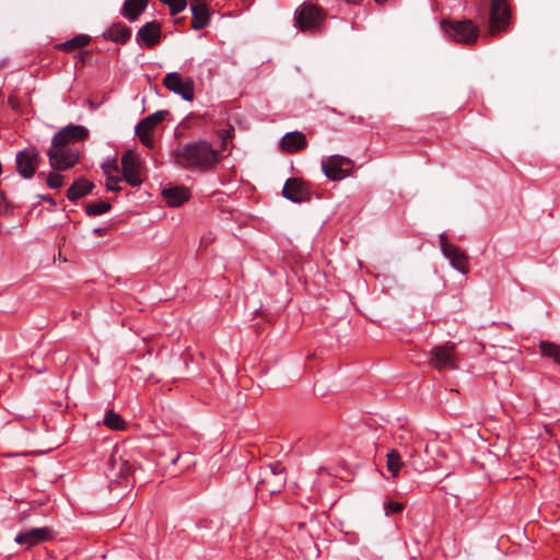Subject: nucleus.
<instances>
[{
  "mask_svg": "<svg viewBox=\"0 0 560 560\" xmlns=\"http://www.w3.org/2000/svg\"><path fill=\"white\" fill-rule=\"evenodd\" d=\"M122 177L130 186L138 187L142 184L141 176V162L139 156L132 152L127 151L121 156Z\"/></svg>",
  "mask_w": 560,
  "mask_h": 560,
  "instance_id": "4468645a",
  "label": "nucleus"
},
{
  "mask_svg": "<svg viewBox=\"0 0 560 560\" xmlns=\"http://www.w3.org/2000/svg\"><path fill=\"white\" fill-rule=\"evenodd\" d=\"M104 38L116 44L125 45L131 37V28L117 22L112 24L103 34Z\"/></svg>",
  "mask_w": 560,
  "mask_h": 560,
  "instance_id": "aec40b11",
  "label": "nucleus"
},
{
  "mask_svg": "<svg viewBox=\"0 0 560 560\" xmlns=\"http://www.w3.org/2000/svg\"><path fill=\"white\" fill-rule=\"evenodd\" d=\"M104 424L112 430H124L126 427L125 420L113 410L105 413Z\"/></svg>",
  "mask_w": 560,
  "mask_h": 560,
  "instance_id": "c85d7f7f",
  "label": "nucleus"
},
{
  "mask_svg": "<svg viewBox=\"0 0 560 560\" xmlns=\"http://www.w3.org/2000/svg\"><path fill=\"white\" fill-rule=\"evenodd\" d=\"M539 350L542 357L549 358L560 365V345L551 341H540Z\"/></svg>",
  "mask_w": 560,
  "mask_h": 560,
  "instance_id": "cd10ccee",
  "label": "nucleus"
},
{
  "mask_svg": "<svg viewBox=\"0 0 560 560\" xmlns=\"http://www.w3.org/2000/svg\"><path fill=\"white\" fill-rule=\"evenodd\" d=\"M148 5V0H125L121 15L129 21H136Z\"/></svg>",
  "mask_w": 560,
  "mask_h": 560,
  "instance_id": "393cba45",
  "label": "nucleus"
},
{
  "mask_svg": "<svg viewBox=\"0 0 560 560\" xmlns=\"http://www.w3.org/2000/svg\"><path fill=\"white\" fill-rule=\"evenodd\" d=\"M307 147V140L303 132L291 131L281 139V149L289 153L299 152Z\"/></svg>",
  "mask_w": 560,
  "mask_h": 560,
  "instance_id": "a211bd4d",
  "label": "nucleus"
},
{
  "mask_svg": "<svg viewBox=\"0 0 560 560\" xmlns=\"http://www.w3.org/2000/svg\"><path fill=\"white\" fill-rule=\"evenodd\" d=\"M180 455L178 454L175 458L172 459L173 464H175L179 459Z\"/></svg>",
  "mask_w": 560,
  "mask_h": 560,
  "instance_id": "c03bdc74",
  "label": "nucleus"
},
{
  "mask_svg": "<svg viewBox=\"0 0 560 560\" xmlns=\"http://www.w3.org/2000/svg\"><path fill=\"white\" fill-rule=\"evenodd\" d=\"M42 162V156L36 147H27L16 153L15 164L18 174L25 178H32Z\"/></svg>",
  "mask_w": 560,
  "mask_h": 560,
  "instance_id": "1a4fd4ad",
  "label": "nucleus"
},
{
  "mask_svg": "<svg viewBox=\"0 0 560 560\" xmlns=\"http://www.w3.org/2000/svg\"><path fill=\"white\" fill-rule=\"evenodd\" d=\"M112 206L108 201L98 200L86 205L85 212L88 215H101L110 210Z\"/></svg>",
  "mask_w": 560,
  "mask_h": 560,
  "instance_id": "c756f323",
  "label": "nucleus"
},
{
  "mask_svg": "<svg viewBox=\"0 0 560 560\" xmlns=\"http://www.w3.org/2000/svg\"><path fill=\"white\" fill-rule=\"evenodd\" d=\"M191 10V28L199 31L208 26L210 23V9L199 4L190 5Z\"/></svg>",
  "mask_w": 560,
  "mask_h": 560,
  "instance_id": "4be33fe9",
  "label": "nucleus"
},
{
  "mask_svg": "<svg viewBox=\"0 0 560 560\" xmlns=\"http://www.w3.org/2000/svg\"><path fill=\"white\" fill-rule=\"evenodd\" d=\"M42 199H43L44 201H46V202H48V203L52 205V206H55V205H56V202H55L54 198H52L50 195L42 196Z\"/></svg>",
  "mask_w": 560,
  "mask_h": 560,
  "instance_id": "79ce46f5",
  "label": "nucleus"
},
{
  "mask_svg": "<svg viewBox=\"0 0 560 560\" xmlns=\"http://www.w3.org/2000/svg\"><path fill=\"white\" fill-rule=\"evenodd\" d=\"M136 135L138 136L140 142L143 145H145L147 148H153L154 139L152 137V133H149V132L141 133V131H139V132H136Z\"/></svg>",
  "mask_w": 560,
  "mask_h": 560,
  "instance_id": "f704fd0d",
  "label": "nucleus"
},
{
  "mask_svg": "<svg viewBox=\"0 0 560 560\" xmlns=\"http://www.w3.org/2000/svg\"><path fill=\"white\" fill-rule=\"evenodd\" d=\"M404 509H405V505L401 502H397V501L384 502V510H385L386 515L398 514V513L402 512Z\"/></svg>",
  "mask_w": 560,
  "mask_h": 560,
  "instance_id": "473e14b6",
  "label": "nucleus"
},
{
  "mask_svg": "<svg viewBox=\"0 0 560 560\" xmlns=\"http://www.w3.org/2000/svg\"><path fill=\"white\" fill-rule=\"evenodd\" d=\"M163 85L185 101L191 102L195 97V82L190 77L183 78L178 72H170L164 77Z\"/></svg>",
  "mask_w": 560,
  "mask_h": 560,
  "instance_id": "ddd939ff",
  "label": "nucleus"
},
{
  "mask_svg": "<svg viewBox=\"0 0 560 560\" xmlns=\"http://www.w3.org/2000/svg\"><path fill=\"white\" fill-rule=\"evenodd\" d=\"M94 188V184L88 179L80 178L73 182V184L67 190V198L70 201H77L80 198L86 196Z\"/></svg>",
  "mask_w": 560,
  "mask_h": 560,
  "instance_id": "5701e85b",
  "label": "nucleus"
},
{
  "mask_svg": "<svg viewBox=\"0 0 560 560\" xmlns=\"http://www.w3.org/2000/svg\"><path fill=\"white\" fill-rule=\"evenodd\" d=\"M211 0H190V5L199 4L201 7H208V2Z\"/></svg>",
  "mask_w": 560,
  "mask_h": 560,
  "instance_id": "a19ab883",
  "label": "nucleus"
},
{
  "mask_svg": "<svg viewBox=\"0 0 560 560\" xmlns=\"http://www.w3.org/2000/svg\"><path fill=\"white\" fill-rule=\"evenodd\" d=\"M9 103H11V107H14V101H12L11 98L9 100Z\"/></svg>",
  "mask_w": 560,
  "mask_h": 560,
  "instance_id": "49530a36",
  "label": "nucleus"
},
{
  "mask_svg": "<svg viewBox=\"0 0 560 560\" xmlns=\"http://www.w3.org/2000/svg\"><path fill=\"white\" fill-rule=\"evenodd\" d=\"M322 170L328 179L339 182L352 174L354 162L347 156L335 154L323 159Z\"/></svg>",
  "mask_w": 560,
  "mask_h": 560,
  "instance_id": "423d86ee",
  "label": "nucleus"
},
{
  "mask_svg": "<svg viewBox=\"0 0 560 560\" xmlns=\"http://www.w3.org/2000/svg\"><path fill=\"white\" fill-rule=\"evenodd\" d=\"M394 442L401 453L408 458L410 465L417 471L427 469L425 464L421 460L419 452L424 448L428 452V445L424 443L420 433L400 425L393 435Z\"/></svg>",
  "mask_w": 560,
  "mask_h": 560,
  "instance_id": "f03ea898",
  "label": "nucleus"
},
{
  "mask_svg": "<svg viewBox=\"0 0 560 560\" xmlns=\"http://www.w3.org/2000/svg\"><path fill=\"white\" fill-rule=\"evenodd\" d=\"M73 142L69 137H62V139H59L56 141V135L54 136L51 140V147H71L70 143Z\"/></svg>",
  "mask_w": 560,
  "mask_h": 560,
  "instance_id": "4c0bfd02",
  "label": "nucleus"
},
{
  "mask_svg": "<svg viewBox=\"0 0 560 560\" xmlns=\"http://www.w3.org/2000/svg\"><path fill=\"white\" fill-rule=\"evenodd\" d=\"M9 103H11V107H14V101H12L11 98L9 100Z\"/></svg>",
  "mask_w": 560,
  "mask_h": 560,
  "instance_id": "de8ad7c7",
  "label": "nucleus"
},
{
  "mask_svg": "<svg viewBox=\"0 0 560 560\" xmlns=\"http://www.w3.org/2000/svg\"><path fill=\"white\" fill-rule=\"evenodd\" d=\"M287 481L285 468L280 462H275L260 468L256 490L261 494L273 495L280 493Z\"/></svg>",
  "mask_w": 560,
  "mask_h": 560,
  "instance_id": "7ed1b4c3",
  "label": "nucleus"
},
{
  "mask_svg": "<svg viewBox=\"0 0 560 560\" xmlns=\"http://www.w3.org/2000/svg\"><path fill=\"white\" fill-rule=\"evenodd\" d=\"M197 119L198 122L201 121L203 119V116L202 115H194V114H190L189 116H187L182 122H180V126L182 127H185V128H189L190 127V124L189 121L191 119Z\"/></svg>",
  "mask_w": 560,
  "mask_h": 560,
  "instance_id": "58836bf2",
  "label": "nucleus"
},
{
  "mask_svg": "<svg viewBox=\"0 0 560 560\" xmlns=\"http://www.w3.org/2000/svg\"><path fill=\"white\" fill-rule=\"evenodd\" d=\"M135 470V465L117 450L112 453L107 460L106 476L112 481L120 483Z\"/></svg>",
  "mask_w": 560,
  "mask_h": 560,
  "instance_id": "9b49d317",
  "label": "nucleus"
},
{
  "mask_svg": "<svg viewBox=\"0 0 560 560\" xmlns=\"http://www.w3.org/2000/svg\"><path fill=\"white\" fill-rule=\"evenodd\" d=\"M73 142L69 137H62V139H59L56 141V135L54 136L51 140V147H71L70 143Z\"/></svg>",
  "mask_w": 560,
  "mask_h": 560,
  "instance_id": "e433bc0d",
  "label": "nucleus"
},
{
  "mask_svg": "<svg viewBox=\"0 0 560 560\" xmlns=\"http://www.w3.org/2000/svg\"><path fill=\"white\" fill-rule=\"evenodd\" d=\"M509 0H491L489 30L491 35L505 31L511 23Z\"/></svg>",
  "mask_w": 560,
  "mask_h": 560,
  "instance_id": "9d476101",
  "label": "nucleus"
},
{
  "mask_svg": "<svg viewBox=\"0 0 560 560\" xmlns=\"http://www.w3.org/2000/svg\"><path fill=\"white\" fill-rule=\"evenodd\" d=\"M456 346L454 342L447 341L444 345L436 346L431 350L430 364L438 370H455L456 364Z\"/></svg>",
  "mask_w": 560,
  "mask_h": 560,
  "instance_id": "f8f14e48",
  "label": "nucleus"
},
{
  "mask_svg": "<svg viewBox=\"0 0 560 560\" xmlns=\"http://www.w3.org/2000/svg\"><path fill=\"white\" fill-rule=\"evenodd\" d=\"M441 27L452 40L464 45L475 44L479 36V27L471 20H442Z\"/></svg>",
  "mask_w": 560,
  "mask_h": 560,
  "instance_id": "39448f33",
  "label": "nucleus"
},
{
  "mask_svg": "<svg viewBox=\"0 0 560 560\" xmlns=\"http://www.w3.org/2000/svg\"><path fill=\"white\" fill-rule=\"evenodd\" d=\"M49 164L54 171L62 172L72 168L80 159V153L74 147H51L47 151Z\"/></svg>",
  "mask_w": 560,
  "mask_h": 560,
  "instance_id": "0eeeda50",
  "label": "nucleus"
},
{
  "mask_svg": "<svg viewBox=\"0 0 560 560\" xmlns=\"http://www.w3.org/2000/svg\"><path fill=\"white\" fill-rule=\"evenodd\" d=\"M168 114L167 110H158L138 122L135 132L141 131V133H152L156 126L162 122L165 116Z\"/></svg>",
  "mask_w": 560,
  "mask_h": 560,
  "instance_id": "b1692460",
  "label": "nucleus"
},
{
  "mask_svg": "<svg viewBox=\"0 0 560 560\" xmlns=\"http://www.w3.org/2000/svg\"><path fill=\"white\" fill-rule=\"evenodd\" d=\"M348 3H360L362 0H345Z\"/></svg>",
  "mask_w": 560,
  "mask_h": 560,
  "instance_id": "37998d69",
  "label": "nucleus"
},
{
  "mask_svg": "<svg viewBox=\"0 0 560 560\" xmlns=\"http://www.w3.org/2000/svg\"><path fill=\"white\" fill-rule=\"evenodd\" d=\"M162 37L161 24L156 21L142 25L136 36L137 43L147 48L156 46Z\"/></svg>",
  "mask_w": 560,
  "mask_h": 560,
  "instance_id": "f3484780",
  "label": "nucleus"
},
{
  "mask_svg": "<svg viewBox=\"0 0 560 560\" xmlns=\"http://www.w3.org/2000/svg\"><path fill=\"white\" fill-rule=\"evenodd\" d=\"M439 243L443 255L450 260L451 265L459 272L468 273L469 257L466 252L462 247L450 243L445 233L439 235Z\"/></svg>",
  "mask_w": 560,
  "mask_h": 560,
  "instance_id": "6e6552de",
  "label": "nucleus"
},
{
  "mask_svg": "<svg viewBox=\"0 0 560 560\" xmlns=\"http://www.w3.org/2000/svg\"><path fill=\"white\" fill-rule=\"evenodd\" d=\"M325 20V11L312 2H303L294 12V25L302 32L319 31Z\"/></svg>",
  "mask_w": 560,
  "mask_h": 560,
  "instance_id": "20e7f679",
  "label": "nucleus"
},
{
  "mask_svg": "<svg viewBox=\"0 0 560 560\" xmlns=\"http://www.w3.org/2000/svg\"><path fill=\"white\" fill-rule=\"evenodd\" d=\"M89 136V130L84 126L69 125L56 133V141L62 137H69L72 141H80Z\"/></svg>",
  "mask_w": 560,
  "mask_h": 560,
  "instance_id": "a878e982",
  "label": "nucleus"
},
{
  "mask_svg": "<svg viewBox=\"0 0 560 560\" xmlns=\"http://www.w3.org/2000/svg\"><path fill=\"white\" fill-rule=\"evenodd\" d=\"M162 3L168 5L171 14L176 15L184 11L187 7V0H160Z\"/></svg>",
  "mask_w": 560,
  "mask_h": 560,
  "instance_id": "7c9ffc66",
  "label": "nucleus"
},
{
  "mask_svg": "<svg viewBox=\"0 0 560 560\" xmlns=\"http://www.w3.org/2000/svg\"><path fill=\"white\" fill-rule=\"evenodd\" d=\"M121 179L114 175H108L106 177V188L107 190L118 192L121 190V187L119 186V182Z\"/></svg>",
  "mask_w": 560,
  "mask_h": 560,
  "instance_id": "72a5a7b5",
  "label": "nucleus"
},
{
  "mask_svg": "<svg viewBox=\"0 0 560 560\" xmlns=\"http://www.w3.org/2000/svg\"><path fill=\"white\" fill-rule=\"evenodd\" d=\"M46 184L51 189L60 188L63 185V176L59 172H50L46 177Z\"/></svg>",
  "mask_w": 560,
  "mask_h": 560,
  "instance_id": "2f4dec72",
  "label": "nucleus"
},
{
  "mask_svg": "<svg viewBox=\"0 0 560 560\" xmlns=\"http://www.w3.org/2000/svg\"><path fill=\"white\" fill-rule=\"evenodd\" d=\"M234 131V129L232 128L231 130H225V129H222V130H219L218 131V135L223 139H228V138H231L232 137V132Z\"/></svg>",
  "mask_w": 560,
  "mask_h": 560,
  "instance_id": "ea45409f",
  "label": "nucleus"
},
{
  "mask_svg": "<svg viewBox=\"0 0 560 560\" xmlns=\"http://www.w3.org/2000/svg\"><path fill=\"white\" fill-rule=\"evenodd\" d=\"M282 195L288 200L296 203L310 200L308 188L303 180L296 177L287 179L282 188Z\"/></svg>",
  "mask_w": 560,
  "mask_h": 560,
  "instance_id": "dca6fc26",
  "label": "nucleus"
},
{
  "mask_svg": "<svg viewBox=\"0 0 560 560\" xmlns=\"http://www.w3.org/2000/svg\"><path fill=\"white\" fill-rule=\"evenodd\" d=\"M405 466L401 453L397 448H392L386 454V467L393 478L398 477L400 469Z\"/></svg>",
  "mask_w": 560,
  "mask_h": 560,
  "instance_id": "bb28decb",
  "label": "nucleus"
},
{
  "mask_svg": "<svg viewBox=\"0 0 560 560\" xmlns=\"http://www.w3.org/2000/svg\"><path fill=\"white\" fill-rule=\"evenodd\" d=\"M9 103H11V107H14V101H12L11 98L9 100Z\"/></svg>",
  "mask_w": 560,
  "mask_h": 560,
  "instance_id": "a18cd8bd",
  "label": "nucleus"
},
{
  "mask_svg": "<svg viewBox=\"0 0 560 560\" xmlns=\"http://www.w3.org/2000/svg\"><path fill=\"white\" fill-rule=\"evenodd\" d=\"M162 196L170 207H179L190 198L188 188L184 186H174L164 188Z\"/></svg>",
  "mask_w": 560,
  "mask_h": 560,
  "instance_id": "6ab92c4d",
  "label": "nucleus"
},
{
  "mask_svg": "<svg viewBox=\"0 0 560 560\" xmlns=\"http://www.w3.org/2000/svg\"><path fill=\"white\" fill-rule=\"evenodd\" d=\"M102 170L106 176L112 175V172H118V165L115 160L103 163Z\"/></svg>",
  "mask_w": 560,
  "mask_h": 560,
  "instance_id": "c9c22d12",
  "label": "nucleus"
},
{
  "mask_svg": "<svg viewBox=\"0 0 560 560\" xmlns=\"http://www.w3.org/2000/svg\"><path fill=\"white\" fill-rule=\"evenodd\" d=\"M91 43V37L86 34H79L74 37L55 45V49L59 51H63L66 54H71L77 51Z\"/></svg>",
  "mask_w": 560,
  "mask_h": 560,
  "instance_id": "412c9836",
  "label": "nucleus"
},
{
  "mask_svg": "<svg viewBox=\"0 0 560 560\" xmlns=\"http://www.w3.org/2000/svg\"><path fill=\"white\" fill-rule=\"evenodd\" d=\"M55 538V532L52 528L44 526L37 528H30L21 532L15 537V542L24 545L26 549L33 546L39 545L44 541H50Z\"/></svg>",
  "mask_w": 560,
  "mask_h": 560,
  "instance_id": "2eb2a0df",
  "label": "nucleus"
},
{
  "mask_svg": "<svg viewBox=\"0 0 560 560\" xmlns=\"http://www.w3.org/2000/svg\"><path fill=\"white\" fill-rule=\"evenodd\" d=\"M174 163L192 172H209L220 162L219 151L206 140L190 141L172 151Z\"/></svg>",
  "mask_w": 560,
  "mask_h": 560,
  "instance_id": "f257e3e1",
  "label": "nucleus"
}]
</instances>
